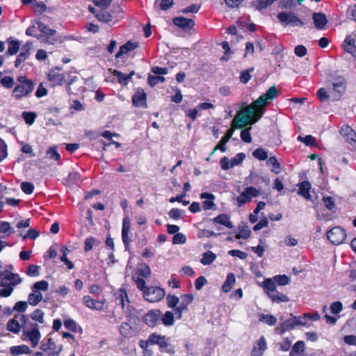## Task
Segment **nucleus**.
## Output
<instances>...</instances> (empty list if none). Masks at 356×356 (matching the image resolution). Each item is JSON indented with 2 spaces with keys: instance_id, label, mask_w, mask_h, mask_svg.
Returning a JSON list of instances; mask_svg holds the SVG:
<instances>
[{
  "instance_id": "obj_1",
  "label": "nucleus",
  "mask_w": 356,
  "mask_h": 356,
  "mask_svg": "<svg viewBox=\"0 0 356 356\" xmlns=\"http://www.w3.org/2000/svg\"><path fill=\"white\" fill-rule=\"evenodd\" d=\"M277 96V90L273 86L250 105L244 106L236 113L232 122L230 129L224 136L229 140L236 129L256 123L262 117L265 107Z\"/></svg>"
},
{
  "instance_id": "obj_2",
  "label": "nucleus",
  "mask_w": 356,
  "mask_h": 356,
  "mask_svg": "<svg viewBox=\"0 0 356 356\" xmlns=\"http://www.w3.org/2000/svg\"><path fill=\"white\" fill-rule=\"evenodd\" d=\"M137 288L143 292L144 298L150 302H156L161 300L165 294L164 289L157 286L146 287L145 281L142 278L137 277L135 280Z\"/></svg>"
},
{
  "instance_id": "obj_3",
  "label": "nucleus",
  "mask_w": 356,
  "mask_h": 356,
  "mask_svg": "<svg viewBox=\"0 0 356 356\" xmlns=\"http://www.w3.org/2000/svg\"><path fill=\"white\" fill-rule=\"evenodd\" d=\"M262 286L264 289L267 295L271 298L273 302H288L289 298L286 296L280 293L276 289L275 282L270 278L266 279L263 283Z\"/></svg>"
},
{
  "instance_id": "obj_4",
  "label": "nucleus",
  "mask_w": 356,
  "mask_h": 356,
  "mask_svg": "<svg viewBox=\"0 0 356 356\" xmlns=\"http://www.w3.org/2000/svg\"><path fill=\"white\" fill-rule=\"evenodd\" d=\"M22 339L29 341L33 348H35L41 339V334L38 324H31V327L26 326L23 328Z\"/></svg>"
},
{
  "instance_id": "obj_5",
  "label": "nucleus",
  "mask_w": 356,
  "mask_h": 356,
  "mask_svg": "<svg viewBox=\"0 0 356 356\" xmlns=\"http://www.w3.org/2000/svg\"><path fill=\"white\" fill-rule=\"evenodd\" d=\"M19 83L13 90L14 96L19 99L31 93L33 90V83L26 76H19L18 78Z\"/></svg>"
},
{
  "instance_id": "obj_6",
  "label": "nucleus",
  "mask_w": 356,
  "mask_h": 356,
  "mask_svg": "<svg viewBox=\"0 0 356 356\" xmlns=\"http://www.w3.org/2000/svg\"><path fill=\"white\" fill-rule=\"evenodd\" d=\"M327 239L334 245H338L346 240V232L341 227H334L331 229L327 234Z\"/></svg>"
},
{
  "instance_id": "obj_7",
  "label": "nucleus",
  "mask_w": 356,
  "mask_h": 356,
  "mask_svg": "<svg viewBox=\"0 0 356 356\" xmlns=\"http://www.w3.org/2000/svg\"><path fill=\"white\" fill-rule=\"evenodd\" d=\"M40 348L44 352L45 356H60L63 346H56L51 338H48L47 342L41 343Z\"/></svg>"
},
{
  "instance_id": "obj_8",
  "label": "nucleus",
  "mask_w": 356,
  "mask_h": 356,
  "mask_svg": "<svg viewBox=\"0 0 356 356\" xmlns=\"http://www.w3.org/2000/svg\"><path fill=\"white\" fill-rule=\"evenodd\" d=\"M277 19L284 26L291 24L293 26H303V22L299 19L293 13L282 12L278 13Z\"/></svg>"
},
{
  "instance_id": "obj_9",
  "label": "nucleus",
  "mask_w": 356,
  "mask_h": 356,
  "mask_svg": "<svg viewBox=\"0 0 356 356\" xmlns=\"http://www.w3.org/2000/svg\"><path fill=\"white\" fill-rule=\"evenodd\" d=\"M259 191L254 187H248L236 198L238 207L250 202L254 197H257Z\"/></svg>"
},
{
  "instance_id": "obj_10",
  "label": "nucleus",
  "mask_w": 356,
  "mask_h": 356,
  "mask_svg": "<svg viewBox=\"0 0 356 356\" xmlns=\"http://www.w3.org/2000/svg\"><path fill=\"white\" fill-rule=\"evenodd\" d=\"M27 318L25 315L15 316L14 318L10 320L7 324V328L13 333H18L20 328L26 327Z\"/></svg>"
},
{
  "instance_id": "obj_11",
  "label": "nucleus",
  "mask_w": 356,
  "mask_h": 356,
  "mask_svg": "<svg viewBox=\"0 0 356 356\" xmlns=\"http://www.w3.org/2000/svg\"><path fill=\"white\" fill-rule=\"evenodd\" d=\"M346 90V82L340 79L332 83V88L330 90V95L333 100H339Z\"/></svg>"
},
{
  "instance_id": "obj_12",
  "label": "nucleus",
  "mask_w": 356,
  "mask_h": 356,
  "mask_svg": "<svg viewBox=\"0 0 356 356\" xmlns=\"http://www.w3.org/2000/svg\"><path fill=\"white\" fill-rule=\"evenodd\" d=\"M340 133L346 141L356 149V133L348 125L344 124L341 127Z\"/></svg>"
},
{
  "instance_id": "obj_13",
  "label": "nucleus",
  "mask_w": 356,
  "mask_h": 356,
  "mask_svg": "<svg viewBox=\"0 0 356 356\" xmlns=\"http://www.w3.org/2000/svg\"><path fill=\"white\" fill-rule=\"evenodd\" d=\"M161 312L159 309H152L143 316L144 322L149 327H154L161 319Z\"/></svg>"
},
{
  "instance_id": "obj_14",
  "label": "nucleus",
  "mask_w": 356,
  "mask_h": 356,
  "mask_svg": "<svg viewBox=\"0 0 356 356\" xmlns=\"http://www.w3.org/2000/svg\"><path fill=\"white\" fill-rule=\"evenodd\" d=\"M83 303L87 307H88L91 309L102 311L104 308L106 300L99 301V300H94L89 296H85L83 297Z\"/></svg>"
},
{
  "instance_id": "obj_15",
  "label": "nucleus",
  "mask_w": 356,
  "mask_h": 356,
  "mask_svg": "<svg viewBox=\"0 0 356 356\" xmlns=\"http://www.w3.org/2000/svg\"><path fill=\"white\" fill-rule=\"evenodd\" d=\"M36 38L41 42L49 44H57L64 42L70 37L57 35L56 33L54 36L50 35H37Z\"/></svg>"
},
{
  "instance_id": "obj_16",
  "label": "nucleus",
  "mask_w": 356,
  "mask_h": 356,
  "mask_svg": "<svg viewBox=\"0 0 356 356\" xmlns=\"http://www.w3.org/2000/svg\"><path fill=\"white\" fill-rule=\"evenodd\" d=\"M90 13L95 15L96 17L102 22L104 23H113V17L111 13L102 9V10L98 11L94 7L90 6L88 8Z\"/></svg>"
},
{
  "instance_id": "obj_17",
  "label": "nucleus",
  "mask_w": 356,
  "mask_h": 356,
  "mask_svg": "<svg viewBox=\"0 0 356 356\" xmlns=\"http://www.w3.org/2000/svg\"><path fill=\"white\" fill-rule=\"evenodd\" d=\"M134 49V43L129 40L124 44L120 47L119 51L115 55L118 60H125L130 51Z\"/></svg>"
},
{
  "instance_id": "obj_18",
  "label": "nucleus",
  "mask_w": 356,
  "mask_h": 356,
  "mask_svg": "<svg viewBox=\"0 0 356 356\" xmlns=\"http://www.w3.org/2000/svg\"><path fill=\"white\" fill-rule=\"evenodd\" d=\"M33 47V43L31 42H27L22 48L21 52L17 56L15 61V67H18L19 65L25 61L29 56H30V50Z\"/></svg>"
},
{
  "instance_id": "obj_19",
  "label": "nucleus",
  "mask_w": 356,
  "mask_h": 356,
  "mask_svg": "<svg viewBox=\"0 0 356 356\" xmlns=\"http://www.w3.org/2000/svg\"><path fill=\"white\" fill-rule=\"evenodd\" d=\"M49 80L54 85H61L65 81V74L61 73L60 70H53L48 74Z\"/></svg>"
},
{
  "instance_id": "obj_20",
  "label": "nucleus",
  "mask_w": 356,
  "mask_h": 356,
  "mask_svg": "<svg viewBox=\"0 0 356 356\" xmlns=\"http://www.w3.org/2000/svg\"><path fill=\"white\" fill-rule=\"evenodd\" d=\"M173 22L176 26L185 31L191 29L195 25V22L193 19H186L182 17H177L174 18Z\"/></svg>"
},
{
  "instance_id": "obj_21",
  "label": "nucleus",
  "mask_w": 356,
  "mask_h": 356,
  "mask_svg": "<svg viewBox=\"0 0 356 356\" xmlns=\"http://www.w3.org/2000/svg\"><path fill=\"white\" fill-rule=\"evenodd\" d=\"M117 299L120 301L123 309H127L129 313L128 316H130L129 304L130 301L128 298L127 291L124 289H120L117 293Z\"/></svg>"
},
{
  "instance_id": "obj_22",
  "label": "nucleus",
  "mask_w": 356,
  "mask_h": 356,
  "mask_svg": "<svg viewBox=\"0 0 356 356\" xmlns=\"http://www.w3.org/2000/svg\"><path fill=\"white\" fill-rule=\"evenodd\" d=\"M130 229L131 220L129 217H125L123 220L122 237L126 248L129 246L130 241L129 240L128 233L130 232Z\"/></svg>"
},
{
  "instance_id": "obj_23",
  "label": "nucleus",
  "mask_w": 356,
  "mask_h": 356,
  "mask_svg": "<svg viewBox=\"0 0 356 356\" xmlns=\"http://www.w3.org/2000/svg\"><path fill=\"white\" fill-rule=\"evenodd\" d=\"M296 327V325L294 323L293 317L291 315V317L284 322H282L279 327H277L275 329V331L277 333L280 334H282L284 332L293 330Z\"/></svg>"
},
{
  "instance_id": "obj_24",
  "label": "nucleus",
  "mask_w": 356,
  "mask_h": 356,
  "mask_svg": "<svg viewBox=\"0 0 356 356\" xmlns=\"http://www.w3.org/2000/svg\"><path fill=\"white\" fill-rule=\"evenodd\" d=\"M314 24L317 29H323L327 23V19L325 14L321 13H314L312 16Z\"/></svg>"
},
{
  "instance_id": "obj_25",
  "label": "nucleus",
  "mask_w": 356,
  "mask_h": 356,
  "mask_svg": "<svg viewBox=\"0 0 356 356\" xmlns=\"http://www.w3.org/2000/svg\"><path fill=\"white\" fill-rule=\"evenodd\" d=\"M135 275H138V277L144 280V278H147L150 276L151 270L146 264H138L135 270Z\"/></svg>"
},
{
  "instance_id": "obj_26",
  "label": "nucleus",
  "mask_w": 356,
  "mask_h": 356,
  "mask_svg": "<svg viewBox=\"0 0 356 356\" xmlns=\"http://www.w3.org/2000/svg\"><path fill=\"white\" fill-rule=\"evenodd\" d=\"M298 194L302 196L305 199L310 200L312 196L309 193L311 189V184L308 181H302L298 185Z\"/></svg>"
},
{
  "instance_id": "obj_27",
  "label": "nucleus",
  "mask_w": 356,
  "mask_h": 356,
  "mask_svg": "<svg viewBox=\"0 0 356 356\" xmlns=\"http://www.w3.org/2000/svg\"><path fill=\"white\" fill-rule=\"evenodd\" d=\"M10 353L13 356H19L24 354L30 355L32 353V350L26 345H19L10 347Z\"/></svg>"
},
{
  "instance_id": "obj_28",
  "label": "nucleus",
  "mask_w": 356,
  "mask_h": 356,
  "mask_svg": "<svg viewBox=\"0 0 356 356\" xmlns=\"http://www.w3.org/2000/svg\"><path fill=\"white\" fill-rule=\"evenodd\" d=\"M83 80L74 76L68 83L67 90L72 93H76L82 88Z\"/></svg>"
},
{
  "instance_id": "obj_29",
  "label": "nucleus",
  "mask_w": 356,
  "mask_h": 356,
  "mask_svg": "<svg viewBox=\"0 0 356 356\" xmlns=\"http://www.w3.org/2000/svg\"><path fill=\"white\" fill-rule=\"evenodd\" d=\"M214 223L222 225L227 228H233V225L230 221L229 216L225 213H221L213 219Z\"/></svg>"
},
{
  "instance_id": "obj_30",
  "label": "nucleus",
  "mask_w": 356,
  "mask_h": 356,
  "mask_svg": "<svg viewBox=\"0 0 356 356\" xmlns=\"http://www.w3.org/2000/svg\"><path fill=\"white\" fill-rule=\"evenodd\" d=\"M147 95L143 88H138L136 95H135V106L147 107Z\"/></svg>"
},
{
  "instance_id": "obj_31",
  "label": "nucleus",
  "mask_w": 356,
  "mask_h": 356,
  "mask_svg": "<svg viewBox=\"0 0 356 356\" xmlns=\"http://www.w3.org/2000/svg\"><path fill=\"white\" fill-rule=\"evenodd\" d=\"M113 75L117 78L118 81L122 86H126L134 75V71H131L129 74H123L120 71L114 70Z\"/></svg>"
},
{
  "instance_id": "obj_32",
  "label": "nucleus",
  "mask_w": 356,
  "mask_h": 356,
  "mask_svg": "<svg viewBox=\"0 0 356 356\" xmlns=\"http://www.w3.org/2000/svg\"><path fill=\"white\" fill-rule=\"evenodd\" d=\"M149 342L151 344H158L162 348L168 346V343L165 336H161L160 334H151L149 337Z\"/></svg>"
},
{
  "instance_id": "obj_33",
  "label": "nucleus",
  "mask_w": 356,
  "mask_h": 356,
  "mask_svg": "<svg viewBox=\"0 0 356 356\" xmlns=\"http://www.w3.org/2000/svg\"><path fill=\"white\" fill-rule=\"evenodd\" d=\"M8 47L7 50V54L8 55L16 54L19 49L21 42L19 40H13L10 38L8 40Z\"/></svg>"
},
{
  "instance_id": "obj_34",
  "label": "nucleus",
  "mask_w": 356,
  "mask_h": 356,
  "mask_svg": "<svg viewBox=\"0 0 356 356\" xmlns=\"http://www.w3.org/2000/svg\"><path fill=\"white\" fill-rule=\"evenodd\" d=\"M236 278L233 273H229L227 276V279L222 286V290L225 293L229 292L234 284H235Z\"/></svg>"
},
{
  "instance_id": "obj_35",
  "label": "nucleus",
  "mask_w": 356,
  "mask_h": 356,
  "mask_svg": "<svg viewBox=\"0 0 356 356\" xmlns=\"http://www.w3.org/2000/svg\"><path fill=\"white\" fill-rule=\"evenodd\" d=\"M193 296L192 294H184L181 296V302L179 308L181 310H188V305L193 302Z\"/></svg>"
},
{
  "instance_id": "obj_36",
  "label": "nucleus",
  "mask_w": 356,
  "mask_h": 356,
  "mask_svg": "<svg viewBox=\"0 0 356 356\" xmlns=\"http://www.w3.org/2000/svg\"><path fill=\"white\" fill-rule=\"evenodd\" d=\"M42 300V295L40 292L32 291L28 296V302L31 305L35 306Z\"/></svg>"
},
{
  "instance_id": "obj_37",
  "label": "nucleus",
  "mask_w": 356,
  "mask_h": 356,
  "mask_svg": "<svg viewBox=\"0 0 356 356\" xmlns=\"http://www.w3.org/2000/svg\"><path fill=\"white\" fill-rule=\"evenodd\" d=\"M305 348V343L302 341H298L293 345L290 354L293 356H299L303 353Z\"/></svg>"
},
{
  "instance_id": "obj_38",
  "label": "nucleus",
  "mask_w": 356,
  "mask_h": 356,
  "mask_svg": "<svg viewBox=\"0 0 356 356\" xmlns=\"http://www.w3.org/2000/svg\"><path fill=\"white\" fill-rule=\"evenodd\" d=\"M216 259V255L211 251L206 252L203 254L200 262L206 266L212 264Z\"/></svg>"
},
{
  "instance_id": "obj_39",
  "label": "nucleus",
  "mask_w": 356,
  "mask_h": 356,
  "mask_svg": "<svg viewBox=\"0 0 356 356\" xmlns=\"http://www.w3.org/2000/svg\"><path fill=\"white\" fill-rule=\"evenodd\" d=\"M161 320L165 326H171L175 323V316L172 312L167 311L163 316H161Z\"/></svg>"
},
{
  "instance_id": "obj_40",
  "label": "nucleus",
  "mask_w": 356,
  "mask_h": 356,
  "mask_svg": "<svg viewBox=\"0 0 356 356\" xmlns=\"http://www.w3.org/2000/svg\"><path fill=\"white\" fill-rule=\"evenodd\" d=\"M174 0H155V6L163 10H167L172 7Z\"/></svg>"
},
{
  "instance_id": "obj_41",
  "label": "nucleus",
  "mask_w": 356,
  "mask_h": 356,
  "mask_svg": "<svg viewBox=\"0 0 356 356\" xmlns=\"http://www.w3.org/2000/svg\"><path fill=\"white\" fill-rule=\"evenodd\" d=\"M101 242L94 237L87 238L85 241L84 250L88 252L91 250L93 246H99Z\"/></svg>"
},
{
  "instance_id": "obj_42",
  "label": "nucleus",
  "mask_w": 356,
  "mask_h": 356,
  "mask_svg": "<svg viewBox=\"0 0 356 356\" xmlns=\"http://www.w3.org/2000/svg\"><path fill=\"white\" fill-rule=\"evenodd\" d=\"M238 233L236 235V238L238 239L243 238L247 239L250 237L251 230L246 225H243L238 227Z\"/></svg>"
},
{
  "instance_id": "obj_43",
  "label": "nucleus",
  "mask_w": 356,
  "mask_h": 356,
  "mask_svg": "<svg viewBox=\"0 0 356 356\" xmlns=\"http://www.w3.org/2000/svg\"><path fill=\"white\" fill-rule=\"evenodd\" d=\"M49 289V283L45 280L35 282L32 286V291H47Z\"/></svg>"
},
{
  "instance_id": "obj_44",
  "label": "nucleus",
  "mask_w": 356,
  "mask_h": 356,
  "mask_svg": "<svg viewBox=\"0 0 356 356\" xmlns=\"http://www.w3.org/2000/svg\"><path fill=\"white\" fill-rule=\"evenodd\" d=\"M267 164L272 166L271 170L274 173L279 174L280 172V164L275 156L270 157L267 161Z\"/></svg>"
},
{
  "instance_id": "obj_45",
  "label": "nucleus",
  "mask_w": 356,
  "mask_h": 356,
  "mask_svg": "<svg viewBox=\"0 0 356 356\" xmlns=\"http://www.w3.org/2000/svg\"><path fill=\"white\" fill-rule=\"evenodd\" d=\"M38 29L43 33L42 35H50L54 36L56 34V31L50 29L47 25L44 23H38Z\"/></svg>"
},
{
  "instance_id": "obj_46",
  "label": "nucleus",
  "mask_w": 356,
  "mask_h": 356,
  "mask_svg": "<svg viewBox=\"0 0 356 356\" xmlns=\"http://www.w3.org/2000/svg\"><path fill=\"white\" fill-rule=\"evenodd\" d=\"M47 155L50 159L55 161H58L60 159V155L58 154L56 146L49 147L47 151Z\"/></svg>"
},
{
  "instance_id": "obj_47",
  "label": "nucleus",
  "mask_w": 356,
  "mask_h": 356,
  "mask_svg": "<svg viewBox=\"0 0 356 356\" xmlns=\"http://www.w3.org/2000/svg\"><path fill=\"white\" fill-rule=\"evenodd\" d=\"M259 321L264 322L268 325H274L277 322V319L274 316L263 314L259 316Z\"/></svg>"
},
{
  "instance_id": "obj_48",
  "label": "nucleus",
  "mask_w": 356,
  "mask_h": 356,
  "mask_svg": "<svg viewBox=\"0 0 356 356\" xmlns=\"http://www.w3.org/2000/svg\"><path fill=\"white\" fill-rule=\"evenodd\" d=\"M120 332L123 336L129 337L132 335V327L129 323H122L120 325Z\"/></svg>"
},
{
  "instance_id": "obj_49",
  "label": "nucleus",
  "mask_w": 356,
  "mask_h": 356,
  "mask_svg": "<svg viewBox=\"0 0 356 356\" xmlns=\"http://www.w3.org/2000/svg\"><path fill=\"white\" fill-rule=\"evenodd\" d=\"M309 314H304L302 316H293L296 327L297 326H309L307 323V317Z\"/></svg>"
},
{
  "instance_id": "obj_50",
  "label": "nucleus",
  "mask_w": 356,
  "mask_h": 356,
  "mask_svg": "<svg viewBox=\"0 0 356 356\" xmlns=\"http://www.w3.org/2000/svg\"><path fill=\"white\" fill-rule=\"evenodd\" d=\"M272 280L275 282V284L277 283L280 286H285L289 282V278L286 275H276Z\"/></svg>"
},
{
  "instance_id": "obj_51",
  "label": "nucleus",
  "mask_w": 356,
  "mask_h": 356,
  "mask_svg": "<svg viewBox=\"0 0 356 356\" xmlns=\"http://www.w3.org/2000/svg\"><path fill=\"white\" fill-rule=\"evenodd\" d=\"M252 155L260 161H264L268 158L267 152L262 148H257L255 149Z\"/></svg>"
},
{
  "instance_id": "obj_52",
  "label": "nucleus",
  "mask_w": 356,
  "mask_h": 356,
  "mask_svg": "<svg viewBox=\"0 0 356 356\" xmlns=\"http://www.w3.org/2000/svg\"><path fill=\"white\" fill-rule=\"evenodd\" d=\"M245 158L244 153H238L234 157L229 159L231 161V166L235 167L239 165Z\"/></svg>"
},
{
  "instance_id": "obj_53",
  "label": "nucleus",
  "mask_w": 356,
  "mask_h": 356,
  "mask_svg": "<svg viewBox=\"0 0 356 356\" xmlns=\"http://www.w3.org/2000/svg\"><path fill=\"white\" fill-rule=\"evenodd\" d=\"M22 115L26 123L29 125L34 122L36 118L35 113L33 112H23Z\"/></svg>"
},
{
  "instance_id": "obj_54",
  "label": "nucleus",
  "mask_w": 356,
  "mask_h": 356,
  "mask_svg": "<svg viewBox=\"0 0 356 356\" xmlns=\"http://www.w3.org/2000/svg\"><path fill=\"white\" fill-rule=\"evenodd\" d=\"M167 305L170 308H175L179 303V298L174 295H168L166 298Z\"/></svg>"
},
{
  "instance_id": "obj_55",
  "label": "nucleus",
  "mask_w": 356,
  "mask_h": 356,
  "mask_svg": "<svg viewBox=\"0 0 356 356\" xmlns=\"http://www.w3.org/2000/svg\"><path fill=\"white\" fill-rule=\"evenodd\" d=\"M31 318L40 323H44V312L41 309H38L32 313Z\"/></svg>"
},
{
  "instance_id": "obj_56",
  "label": "nucleus",
  "mask_w": 356,
  "mask_h": 356,
  "mask_svg": "<svg viewBox=\"0 0 356 356\" xmlns=\"http://www.w3.org/2000/svg\"><path fill=\"white\" fill-rule=\"evenodd\" d=\"M165 81V78L161 76H153L149 75L148 77V83L152 86H154L159 83H163Z\"/></svg>"
},
{
  "instance_id": "obj_57",
  "label": "nucleus",
  "mask_w": 356,
  "mask_h": 356,
  "mask_svg": "<svg viewBox=\"0 0 356 356\" xmlns=\"http://www.w3.org/2000/svg\"><path fill=\"white\" fill-rule=\"evenodd\" d=\"M251 129L252 127H249L247 129H243L241 132V138L245 143H250L252 142V137L250 134Z\"/></svg>"
},
{
  "instance_id": "obj_58",
  "label": "nucleus",
  "mask_w": 356,
  "mask_h": 356,
  "mask_svg": "<svg viewBox=\"0 0 356 356\" xmlns=\"http://www.w3.org/2000/svg\"><path fill=\"white\" fill-rule=\"evenodd\" d=\"M64 326L67 329H68V330H71V331H72L74 332H76L77 331V324L72 319H70V318L66 319L64 321Z\"/></svg>"
},
{
  "instance_id": "obj_59",
  "label": "nucleus",
  "mask_w": 356,
  "mask_h": 356,
  "mask_svg": "<svg viewBox=\"0 0 356 356\" xmlns=\"http://www.w3.org/2000/svg\"><path fill=\"white\" fill-rule=\"evenodd\" d=\"M343 309L342 303L339 301H336L330 305V311L333 314H337L341 312Z\"/></svg>"
},
{
  "instance_id": "obj_60",
  "label": "nucleus",
  "mask_w": 356,
  "mask_h": 356,
  "mask_svg": "<svg viewBox=\"0 0 356 356\" xmlns=\"http://www.w3.org/2000/svg\"><path fill=\"white\" fill-rule=\"evenodd\" d=\"M228 254L232 257H238L241 259H245L248 257V254L239 250H231Z\"/></svg>"
},
{
  "instance_id": "obj_61",
  "label": "nucleus",
  "mask_w": 356,
  "mask_h": 356,
  "mask_svg": "<svg viewBox=\"0 0 356 356\" xmlns=\"http://www.w3.org/2000/svg\"><path fill=\"white\" fill-rule=\"evenodd\" d=\"M186 241V236L181 233H177L172 237V243L173 244H184Z\"/></svg>"
},
{
  "instance_id": "obj_62",
  "label": "nucleus",
  "mask_w": 356,
  "mask_h": 356,
  "mask_svg": "<svg viewBox=\"0 0 356 356\" xmlns=\"http://www.w3.org/2000/svg\"><path fill=\"white\" fill-rule=\"evenodd\" d=\"M40 266L31 264L29 266L27 275L30 277H37L39 275Z\"/></svg>"
},
{
  "instance_id": "obj_63",
  "label": "nucleus",
  "mask_w": 356,
  "mask_h": 356,
  "mask_svg": "<svg viewBox=\"0 0 356 356\" xmlns=\"http://www.w3.org/2000/svg\"><path fill=\"white\" fill-rule=\"evenodd\" d=\"M231 161L227 156L222 157L220 161V167L223 170H227L229 168H234L231 166Z\"/></svg>"
},
{
  "instance_id": "obj_64",
  "label": "nucleus",
  "mask_w": 356,
  "mask_h": 356,
  "mask_svg": "<svg viewBox=\"0 0 356 356\" xmlns=\"http://www.w3.org/2000/svg\"><path fill=\"white\" fill-rule=\"evenodd\" d=\"M21 188L26 194H31L34 189V186L30 182H22Z\"/></svg>"
}]
</instances>
